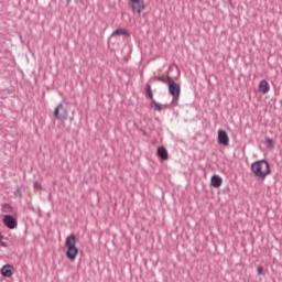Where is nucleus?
I'll use <instances>...</instances> for the list:
<instances>
[{
	"label": "nucleus",
	"instance_id": "obj_1",
	"mask_svg": "<svg viewBox=\"0 0 282 282\" xmlns=\"http://www.w3.org/2000/svg\"><path fill=\"white\" fill-rule=\"evenodd\" d=\"M251 172L258 180H265L270 175V163L267 160H259L251 164Z\"/></svg>",
	"mask_w": 282,
	"mask_h": 282
},
{
	"label": "nucleus",
	"instance_id": "obj_2",
	"mask_svg": "<svg viewBox=\"0 0 282 282\" xmlns=\"http://www.w3.org/2000/svg\"><path fill=\"white\" fill-rule=\"evenodd\" d=\"M78 238L74 234H70L65 239L66 257L70 261H76L78 257Z\"/></svg>",
	"mask_w": 282,
	"mask_h": 282
},
{
	"label": "nucleus",
	"instance_id": "obj_3",
	"mask_svg": "<svg viewBox=\"0 0 282 282\" xmlns=\"http://www.w3.org/2000/svg\"><path fill=\"white\" fill-rule=\"evenodd\" d=\"M167 85H169V94L170 96L173 97L172 105L177 106V101L180 100V94H182V88L173 79Z\"/></svg>",
	"mask_w": 282,
	"mask_h": 282
},
{
	"label": "nucleus",
	"instance_id": "obj_4",
	"mask_svg": "<svg viewBox=\"0 0 282 282\" xmlns=\"http://www.w3.org/2000/svg\"><path fill=\"white\" fill-rule=\"evenodd\" d=\"M68 113L69 110H67V106H65L64 104H58L54 110V117L56 118V120H61V122H65V120H67Z\"/></svg>",
	"mask_w": 282,
	"mask_h": 282
},
{
	"label": "nucleus",
	"instance_id": "obj_5",
	"mask_svg": "<svg viewBox=\"0 0 282 282\" xmlns=\"http://www.w3.org/2000/svg\"><path fill=\"white\" fill-rule=\"evenodd\" d=\"M217 142L218 144H221V147H228V144H230V137H228L226 130H218Z\"/></svg>",
	"mask_w": 282,
	"mask_h": 282
},
{
	"label": "nucleus",
	"instance_id": "obj_6",
	"mask_svg": "<svg viewBox=\"0 0 282 282\" xmlns=\"http://www.w3.org/2000/svg\"><path fill=\"white\" fill-rule=\"evenodd\" d=\"M3 224L7 226V228L13 230V228H17V218H14L12 215H4Z\"/></svg>",
	"mask_w": 282,
	"mask_h": 282
},
{
	"label": "nucleus",
	"instance_id": "obj_7",
	"mask_svg": "<svg viewBox=\"0 0 282 282\" xmlns=\"http://www.w3.org/2000/svg\"><path fill=\"white\" fill-rule=\"evenodd\" d=\"M223 184L224 178H221V176L215 174L210 177V186H213V188H221Z\"/></svg>",
	"mask_w": 282,
	"mask_h": 282
},
{
	"label": "nucleus",
	"instance_id": "obj_8",
	"mask_svg": "<svg viewBox=\"0 0 282 282\" xmlns=\"http://www.w3.org/2000/svg\"><path fill=\"white\" fill-rule=\"evenodd\" d=\"M1 274L2 276H7L8 279H10V276L14 274V267H12V264H4L1 268Z\"/></svg>",
	"mask_w": 282,
	"mask_h": 282
},
{
	"label": "nucleus",
	"instance_id": "obj_9",
	"mask_svg": "<svg viewBox=\"0 0 282 282\" xmlns=\"http://www.w3.org/2000/svg\"><path fill=\"white\" fill-rule=\"evenodd\" d=\"M156 155L162 160L163 162H166L169 160V151L164 147H159L156 150Z\"/></svg>",
	"mask_w": 282,
	"mask_h": 282
},
{
	"label": "nucleus",
	"instance_id": "obj_10",
	"mask_svg": "<svg viewBox=\"0 0 282 282\" xmlns=\"http://www.w3.org/2000/svg\"><path fill=\"white\" fill-rule=\"evenodd\" d=\"M144 8V0H139V2L132 3V12H137L138 14H142Z\"/></svg>",
	"mask_w": 282,
	"mask_h": 282
},
{
	"label": "nucleus",
	"instance_id": "obj_11",
	"mask_svg": "<svg viewBox=\"0 0 282 282\" xmlns=\"http://www.w3.org/2000/svg\"><path fill=\"white\" fill-rule=\"evenodd\" d=\"M258 91H260V94H268V91H270V84L268 83V80L262 79L259 83Z\"/></svg>",
	"mask_w": 282,
	"mask_h": 282
},
{
	"label": "nucleus",
	"instance_id": "obj_12",
	"mask_svg": "<svg viewBox=\"0 0 282 282\" xmlns=\"http://www.w3.org/2000/svg\"><path fill=\"white\" fill-rule=\"evenodd\" d=\"M112 36H129V31L124 29H117L112 32Z\"/></svg>",
	"mask_w": 282,
	"mask_h": 282
},
{
	"label": "nucleus",
	"instance_id": "obj_13",
	"mask_svg": "<svg viewBox=\"0 0 282 282\" xmlns=\"http://www.w3.org/2000/svg\"><path fill=\"white\" fill-rule=\"evenodd\" d=\"M1 210H2V213L12 214V213H14V207H12V205H10L8 203H3L1 205Z\"/></svg>",
	"mask_w": 282,
	"mask_h": 282
},
{
	"label": "nucleus",
	"instance_id": "obj_14",
	"mask_svg": "<svg viewBox=\"0 0 282 282\" xmlns=\"http://www.w3.org/2000/svg\"><path fill=\"white\" fill-rule=\"evenodd\" d=\"M13 197L15 199H23V192H22V188L21 186H18L17 189L14 191L13 193Z\"/></svg>",
	"mask_w": 282,
	"mask_h": 282
},
{
	"label": "nucleus",
	"instance_id": "obj_15",
	"mask_svg": "<svg viewBox=\"0 0 282 282\" xmlns=\"http://www.w3.org/2000/svg\"><path fill=\"white\" fill-rule=\"evenodd\" d=\"M154 80H159V83H165V84H170V82L173 80V78L171 77H165V76H158V77H154Z\"/></svg>",
	"mask_w": 282,
	"mask_h": 282
},
{
	"label": "nucleus",
	"instance_id": "obj_16",
	"mask_svg": "<svg viewBox=\"0 0 282 282\" xmlns=\"http://www.w3.org/2000/svg\"><path fill=\"white\" fill-rule=\"evenodd\" d=\"M147 98L153 100V89H151V84L145 85Z\"/></svg>",
	"mask_w": 282,
	"mask_h": 282
},
{
	"label": "nucleus",
	"instance_id": "obj_17",
	"mask_svg": "<svg viewBox=\"0 0 282 282\" xmlns=\"http://www.w3.org/2000/svg\"><path fill=\"white\" fill-rule=\"evenodd\" d=\"M265 143L268 149H274V140H272L271 138H267Z\"/></svg>",
	"mask_w": 282,
	"mask_h": 282
},
{
	"label": "nucleus",
	"instance_id": "obj_18",
	"mask_svg": "<svg viewBox=\"0 0 282 282\" xmlns=\"http://www.w3.org/2000/svg\"><path fill=\"white\" fill-rule=\"evenodd\" d=\"M152 105L154 106V109H155L156 111H162V105H161V104H159V102L155 101V100H152Z\"/></svg>",
	"mask_w": 282,
	"mask_h": 282
},
{
	"label": "nucleus",
	"instance_id": "obj_19",
	"mask_svg": "<svg viewBox=\"0 0 282 282\" xmlns=\"http://www.w3.org/2000/svg\"><path fill=\"white\" fill-rule=\"evenodd\" d=\"M257 272H258L259 276H262V274H263V267H258L257 268Z\"/></svg>",
	"mask_w": 282,
	"mask_h": 282
},
{
	"label": "nucleus",
	"instance_id": "obj_20",
	"mask_svg": "<svg viewBox=\"0 0 282 282\" xmlns=\"http://www.w3.org/2000/svg\"><path fill=\"white\" fill-rule=\"evenodd\" d=\"M35 188H41V185L39 183H34Z\"/></svg>",
	"mask_w": 282,
	"mask_h": 282
},
{
	"label": "nucleus",
	"instance_id": "obj_21",
	"mask_svg": "<svg viewBox=\"0 0 282 282\" xmlns=\"http://www.w3.org/2000/svg\"><path fill=\"white\" fill-rule=\"evenodd\" d=\"M1 246H2L3 248H7V247H8V245H7L4 241L1 242Z\"/></svg>",
	"mask_w": 282,
	"mask_h": 282
}]
</instances>
